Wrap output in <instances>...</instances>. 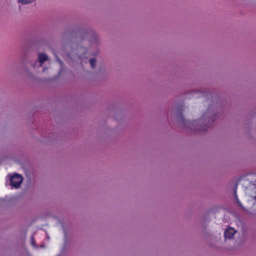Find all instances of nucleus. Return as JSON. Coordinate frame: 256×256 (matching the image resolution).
I'll return each mask as SVG.
<instances>
[{
  "mask_svg": "<svg viewBox=\"0 0 256 256\" xmlns=\"http://www.w3.org/2000/svg\"><path fill=\"white\" fill-rule=\"evenodd\" d=\"M236 232L234 229L229 228H228L224 232V236L225 238H231L233 237L234 234Z\"/></svg>",
  "mask_w": 256,
  "mask_h": 256,
  "instance_id": "obj_2",
  "label": "nucleus"
},
{
  "mask_svg": "<svg viewBox=\"0 0 256 256\" xmlns=\"http://www.w3.org/2000/svg\"><path fill=\"white\" fill-rule=\"evenodd\" d=\"M22 177L18 174H14L10 178V185L16 188H18L22 182Z\"/></svg>",
  "mask_w": 256,
  "mask_h": 256,
  "instance_id": "obj_1",
  "label": "nucleus"
},
{
  "mask_svg": "<svg viewBox=\"0 0 256 256\" xmlns=\"http://www.w3.org/2000/svg\"><path fill=\"white\" fill-rule=\"evenodd\" d=\"M214 117H213V116H212V117H210V118H209V120H212V121H214Z\"/></svg>",
  "mask_w": 256,
  "mask_h": 256,
  "instance_id": "obj_11",
  "label": "nucleus"
},
{
  "mask_svg": "<svg viewBox=\"0 0 256 256\" xmlns=\"http://www.w3.org/2000/svg\"><path fill=\"white\" fill-rule=\"evenodd\" d=\"M90 63L92 68H95L96 64V61L95 58H90Z\"/></svg>",
  "mask_w": 256,
  "mask_h": 256,
  "instance_id": "obj_4",
  "label": "nucleus"
},
{
  "mask_svg": "<svg viewBox=\"0 0 256 256\" xmlns=\"http://www.w3.org/2000/svg\"><path fill=\"white\" fill-rule=\"evenodd\" d=\"M34 0H18V2L23 4H28L32 2Z\"/></svg>",
  "mask_w": 256,
  "mask_h": 256,
  "instance_id": "obj_5",
  "label": "nucleus"
},
{
  "mask_svg": "<svg viewBox=\"0 0 256 256\" xmlns=\"http://www.w3.org/2000/svg\"><path fill=\"white\" fill-rule=\"evenodd\" d=\"M56 60L57 61L60 63V64L62 66V64H63V62H62V60H60V58H56Z\"/></svg>",
  "mask_w": 256,
  "mask_h": 256,
  "instance_id": "obj_8",
  "label": "nucleus"
},
{
  "mask_svg": "<svg viewBox=\"0 0 256 256\" xmlns=\"http://www.w3.org/2000/svg\"><path fill=\"white\" fill-rule=\"evenodd\" d=\"M236 187H237V186H236V188H235V192H234V193H235L234 194L235 198L236 200L238 202V204L239 206H242V204L240 203V202L238 200V196H237V194H236Z\"/></svg>",
  "mask_w": 256,
  "mask_h": 256,
  "instance_id": "obj_6",
  "label": "nucleus"
},
{
  "mask_svg": "<svg viewBox=\"0 0 256 256\" xmlns=\"http://www.w3.org/2000/svg\"><path fill=\"white\" fill-rule=\"evenodd\" d=\"M196 130H206V128L204 127V126H202V127L200 128H197Z\"/></svg>",
  "mask_w": 256,
  "mask_h": 256,
  "instance_id": "obj_7",
  "label": "nucleus"
},
{
  "mask_svg": "<svg viewBox=\"0 0 256 256\" xmlns=\"http://www.w3.org/2000/svg\"><path fill=\"white\" fill-rule=\"evenodd\" d=\"M48 60L47 56L43 53L39 54H38V62L40 64L44 63L45 61Z\"/></svg>",
  "mask_w": 256,
  "mask_h": 256,
  "instance_id": "obj_3",
  "label": "nucleus"
},
{
  "mask_svg": "<svg viewBox=\"0 0 256 256\" xmlns=\"http://www.w3.org/2000/svg\"><path fill=\"white\" fill-rule=\"evenodd\" d=\"M31 241H32V245H34V238L33 236L31 237Z\"/></svg>",
  "mask_w": 256,
  "mask_h": 256,
  "instance_id": "obj_10",
  "label": "nucleus"
},
{
  "mask_svg": "<svg viewBox=\"0 0 256 256\" xmlns=\"http://www.w3.org/2000/svg\"><path fill=\"white\" fill-rule=\"evenodd\" d=\"M181 118H182V121L184 123V124H186H186H189V122H186L185 120H184V118H183L182 116H181Z\"/></svg>",
  "mask_w": 256,
  "mask_h": 256,
  "instance_id": "obj_9",
  "label": "nucleus"
}]
</instances>
